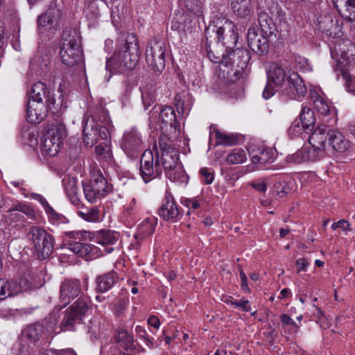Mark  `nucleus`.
I'll return each mask as SVG.
<instances>
[{
    "label": "nucleus",
    "instance_id": "1",
    "mask_svg": "<svg viewBox=\"0 0 355 355\" xmlns=\"http://www.w3.org/2000/svg\"><path fill=\"white\" fill-rule=\"evenodd\" d=\"M140 56L137 37L128 34L117 41L116 49L112 57L107 59L106 69L114 73L132 70L137 66Z\"/></svg>",
    "mask_w": 355,
    "mask_h": 355
},
{
    "label": "nucleus",
    "instance_id": "2",
    "mask_svg": "<svg viewBox=\"0 0 355 355\" xmlns=\"http://www.w3.org/2000/svg\"><path fill=\"white\" fill-rule=\"evenodd\" d=\"M268 80L276 87H283L282 93L290 98L298 99L305 96L307 89L297 73L286 71L277 63H272L267 71Z\"/></svg>",
    "mask_w": 355,
    "mask_h": 355
},
{
    "label": "nucleus",
    "instance_id": "3",
    "mask_svg": "<svg viewBox=\"0 0 355 355\" xmlns=\"http://www.w3.org/2000/svg\"><path fill=\"white\" fill-rule=\"evenodd\" d=\"M41 279L31 273L15 279L0 278V300H5L19 294L42 286Z\"/></svg>",
    "mask_w": 355,
    "mask_h": 355
},
{
    "label": "nucleus",
    "instance_id": "4",
    "mask_svg": "<svg viewBox=\"0 0 355 355\" xmlns=\"http://www.w3.org/2000/svg\"><path fill=\"white\" fill-rule=\"evenodd\" d=\"M159 148L162 151L160 162L166 176L171 181H179L184 176L181 166L178 165L179 153L166 137L159 139Z\"/></svg>",
    "mask_w": 355,
    "mask_h": 355
},
{
    "label": "nucleus",
    "instance_id": "5",
    "mask_svg": "<svg viewBox=\"0 0 355 355\" xmlns=\"http://www.w3.org/2000/svg\"><path fill=\"white\" fill-rule=\"evenodd\" d=\"M83 56L79 33L74 29L64 31L60 51L62 62L66 66L73 67L82 60Z\"/></svg>",
    "mask_w": 355,
    "mask_h": 355
},
{
    "label": "nucleus",
    "instance_id": "6",
    "mask_svg": "<svg viewBox=\"0 0 355 355\" xmlns=\"http://www.w3.org/2000/svg\"><path fill=\"white\" fill-rule=\"evenodd\" d=\"M92 312V304L87 296L80 297L64 312L60 324L61 331H75L76 324L82 323L83 318Z\"/></svg>",
    "mask_w": 355,
    "mask_h": 355
},
{
    "label": "nucleus",
    "instance_id": "7",
    "mask_svg": "<svg viewBox=\"0 0 355 355\" xmlns=\"http://www.w3.org/2000/svg\"><path fill=\"white\" fill-rule=\"evenodd\" d=\"M66 137L67 130L63 123L60 122L52 123L43 134L40 147L42 154L49 157L56 155Z\"/></svg>",
    "mask_w": 355,
    "mask_h": 355
},
{
    "label": "nucleus",
    "instance_id": "8",
    "mask_svg": "<svg viewBox=\"0 0 355 355\" xmlns=\"http://www.w3.org/2000/svg\"><path fill=\"white\" fill-rule=\"evenodd\" d=\"M139 174L146 184L162 177V166L157 150L155 154L150 150L144 151L140 159Z\"/></svg>",
    "mask_w": 355,
    "mask_h": 355
},
{
    "label": "nucleus",
    "instance_id": "9",
    "mask_svg": "<svg viewBox=\"0 0 355 355\" xmlns=\"http://www.w3.org/2000/svg\"><path fill=\"white\" fill-rule=\"evenodd\" d=\"M83 189L85 199L94 203L110 193L112 186L108 184L102 173L98 171L94 173L92 180L83 182Z\"/></svg>",
    "mask_w": 355,
    "mask_h": 355
},
{
    "label": "nucleus",
    "instance_id": "10",
    "mask_svg": "<svg viewBox=\"0 0 355 355\" xmlns=\"http://www.w3.org/2000/svg\"><path fill=\"white\" fill-rule=\"evenodd\" d=\"M28 236L32 241L40 258L46 259L51 254L53 251L54 239L44 229L37 226H31Z\"/></svg>",
    "mask_w": 355,
    "mask_h": 355
},
{
    "label": "nucleus",
    "instance_id": "11",
    "mask_svg": "<svg viewBox=\"0 0 355 355\" xmlns=\"http://www.w3.org/2000/svg\"><path fill=\"white\" fill-rule=\"evenodd\" d=\"M120 146L128 157L134 159L145 147L144 137L138 128L132 127L124 132Z\"/></svg>",
    "mask_w": 355,
    "mask_h": 355
},
{
    "label": "nucleus",
    "instance_id": "12",
    "mask_svg": "<svg viewBox=\"0 0 355 355\" xmlns=\"http://www.w3.org/2000/svg\"><path fill=\"white\" fill-rule=\"evenodd\" d=\"M206 50L207 51V55L209 58L214 62L221 63L226 67H228L229 62L227 58L223 55L222 58L220 56H216L214 52L211 51L210 45L206 44ZM229 59L232 60V66H236L238 69L235 73H239L241 71H243L248 66V62L250 60V52L245 49H236L233 51L232 53H230L228 55ZM231 65V64L230 63Z\"/></svg>",
    "mask_w": 355,
    "mask_h": 355
},
{
    "label": "nucleus",
    "instance_id": "13",
    "mask_svg": "<svg viewBox=\"0 0 355 355\" xmlns=\"http://www.w3.org/2000/svg\"><path fill=\"white\" fill-rule=\"evenodd\" d=\"M166 46L161 40H151L146 49V58L148 65L155 71L161 72L165 67Z\"/></svg>",
    "mask_w": 355,
    "mask_h": 355
},
{
    "label": "nucleus",
    "instance_id": "14",
    "mask_svg": "<svg viewBox=\"0 0 355 355\" xmlns=\"http://www.w3.org/2000/svg\"><path fill=\"white\" fill-rule=\"evenodd\" d=\"M221 19V26L214 25L211 31L216 33L218 42H221L227 48L232 49L236 45L238 40V33L236 32L235 25L225 17H222ZM213 23L219 24L214 20H213Z\"/></svg>",
    "mask_w": 355,
    "mask_h": 355
},
{
    "label": "nucleus",
    "instance_id": "15",
    "mask_svg": "<svg viewBox=\"0 0 355 355\" xmlns=\"http://www.w3.org/2000/svg\"><path fill=\"white\" fill-rule=\"evenodd\" d=\"M96 118H98V116H92V123L89 124L87 122L83 128V141L88 147L93 146L99 139L105 141L110 140L108 128L105 125L94 124Z\"/></svg>",
    "mask_w": 355,
    "mask_h": 355
},
{
    "label": "nucleus",
    "instance_id": "16",
    "mask_svg": "<svg viewBox=\"0 0 355 355\" xmlns=\"http://www.w3.org/2000/svg\"><path fill=\"white\" fill-rule=\"evenodd\" d=\"M320 131L315 129L309 137V145L303 146L306 162H315L324 156V136Z\"/></svg>",
    "mask_w": 355,
    "mask_h": 355
},
{
    "label": "nucleus",
    "instance_id": "17",
    "mask_svg": "<svg viewBox=\"0 0 355 355\" xmlns=\"http://www.w3.org/2000/svg\"><path fill=\"white\" fill-rule=\"evenodd\" d=\"M7 212L8 222L10 225L19 228L25 225L24 215L31 219H35L36 217V214L32 207L21 202L13 205Z\"/></svg>",
    "mask_w": 355,
    "mask_h": 355
},
{
    "label": "nucleus",
    "instance_id": "18",
    "mask_svg": "<svg viewBox=\"0 0 355 355\" xmlns=\"http://www.w3.org/2000/svg\"><path fill=\"white\" fill-rule=\"evenodd\" d=\"M275 35H266L263 33H258L256 27L250 26L248 31V44L254 52L262 55L268 53L270 43Z\"/></svg>",
    "mask_w": 355,
    "mask_h": 355
},
{
    "label": "nucleus",
    "instance_id": "19",
    "mask_svg": "<svg viewBox=\"0 0 355 355\" xmlns=\"http://www.w3.org/2000/svg\"><path fill=\"white\" fill-rule=\"evenodd\" d=\"M318 28L328 37L340 38L343 36L339 19L333 15L324 12L318 17Z\"/></svg>",
    "mask_w": 355,
    "mask_h": 355
},
{
    "label": "nucleus",
    "instance_id": "20",
    "mask_svg": "<svg viewBox=\"0 0 355 355\" xmlns=\"http://www.w3.org/2000/svg\"><path fill=\"white\" fill-rule=\"evenodd\" d=\"M316 129L321 130V135L324 136V142L328 139L329 145L331 146L335 151L344 153L351 148L349 141L338 130L329 129L324 125Z\"/></svg>",
    "mask_w": 355,
    "mask_h": 355
},
{
    "label": "nucleus",
    "instance_id": "21",
    "mask_svg": "<svg viewBox=\"0 0 355 355\" xmlns=\"http://www.w3.org/2000/svg\"><path fill=\"white\" fill-rule=\"evenodd\" d=\"M158 213L164 220L176 222L182 218L183 211L178 206L172 194L166 191Z\"/></svg>",
    "mask_w": 355,
    "mask_h": 355
},
{
    "label": "nucleus",
    "instance_id": "22",
    "mask_svg": "<svg viewBox=\"0 0 355 355\" xmlns=\"http://www.w3.org/2000/svg\"><path fill=\"white\" fill-rule=\"evenodd\" d=\"M331 57L340 58L349 64H355V44L348 39L339 38L334 42V47H330Z\"/></svg>",
    "mask_w": 355,
    "mask_h": 355
},
{
    "label": "nucleus",
    "instance_id": "23",
    "mask_svg": "<svg viewBox=\"0 0 355 355\" xmlns=\"http://www.w3.org/2000/svg\"><path fill=\"white\" fill-rule=\"evenodd\" d=\"M81 291L80 282L78 279H67L62 282L60 286L59 299L64 307L76 297Z\"/></svg>",
    "mask_w": 355,
    "mask_h": 355
},
{
    "label": "nucleus",
    "instance_id": "24",
    "mask_svg": "<svg viewBox=\"0 0 355 355\" xmlns=\"http://www.w3.org/2000/svg\"><path fill=\"white\" fill-rule=\"evenodd\" d=\"M290 177L287 174H275L271 175L270 177H265L257 180L252 181L250 182V185L261 193H265L267 190V182L270 180H278V183L275 184V187L276 188L279 194L282 193V196L286 193L287 188L286 186L282 187L280 189V187L282 185V183H285V182L289 179Z\"/></svg>",
    "mask_w": 355,
    "mask_h": 355
},
{
    "label": "nucleus",
    "instance_id": "25",
    "mask_svg": "<svg viewBox=\"0 0 355 355\" xmlns=\"http://www.w3.org/2000/svg\"><path fill=\"white\" fill-rule=\"evenodd\" d=\"M119 239V232L110 230H101L94 234V241L103 248V251L106 254H110L114 250V245Z\"/></svg>",
    "mask_w": 355,
    "mask_h": 355
},
{
    "label": "nucleus",
    "instance_id": "26",
    "mask_svg": "<svg viewBox=\"0 0 355 355\" xmlns=\"http://www.w3.org/2000/svg\"><path fill=\"white\" fill-rule=\"evenodd\" d=\"M51 108L46 103L31 102L28 100L26 105V119L31 123H40L47 116Z\"/></svg>",
    "mask_w": 355,
    "mask_h": 355
},
{
    "label": "nucleus",
    "instance_id": "27",
    "mask_svg": "<svg viewBox=\"0 0 355 355\" xmlns=\"http://www.w3.org/2000/svg\"><path fill=\"white\" fill-rule=\"evenodd\" d=\"M29 100L31 102L44 103L49 106L55 103V99L51 96V91L44 83L40 81L33 85L30 91Z\"/></svg>",
    "mask_w": 355,
    "mask_h": 355
},
{
    "label": "nucleus",
    "instance_id": "28",
    "mask_svg": "<svg viewBox=\"0 0 355 355\" xmlns=\"http://www.w3.org/2000/svg\"><path fill=\"white\" fill-rule=\"evenodd\" d=\"M62 12L56 7H50L44 13L37 17V26L40 31H44L58 24Z\"/></svg>",
    "mask_w": 355,
    "mask_h": 355
},
{
    "label": "nucleus",
    "instance_id": "29",
    "mask_svg": "<svg viewBox=\"0 0 355 355\" xmlns=\"http://www.w3.org/2000/svg\"><path fill=\"white\" fill-rule=\"evenodd\" d=\"M309 95L315 109L320 114L326 116L334 111V107L321 90L311 89Z\"/></svg>",
    "mask_w": 355,
    "mask_h": 355
},
{
    "label": "nucleus",
    "instance_id": "30",
    "mask_svg": "<svg viewBox=\"0 0 355 355\" xmlns=\"http://www.w3.org/2000/svg\"><path fill=\"white\" fill-rule=\"evenodd\" d=\"M118 274L114 270H111L105 274L98 275L96 278V291L99 293H105L110 290L117 282Z\"/></svg>",
    "mask_w": 355,
    "mask_h": 355
},
{
    "label": "nucleus",
    "instance_id": "31",
    "mask_svg": "<svg viewBox=\"0 0 355 355\" xmlns=\"http://www.w3.org/2000/svg\"><path fill=\"white\" fill-rule=\"evenodd\" d=\"M62 184L71 202L75 206H80L81 202L77 195L76 179L71 176H65L62 180Z\"/></svg>",
    "mask_w": 355,
    "mask_h": 355
},
{
    "label": "nucleus",
    "instance_id": "32",
    "mask_svg": "<svg viewBox=\"0 0 355 355\" xmlns=\"http://www.w3.org/2000/svg\"><path fill=\"white\" fill-rule=\"evenodd\" d=\"M69 249L80 257L94 258L96 255L97 248L88 243L74 241L69 244Z\"/></svg>",
    "mask_w": 355,
    "mask_h": 355
},
{
    "label": "nucleus",
    "instance_id": "33",
    "mask_svg": "<svg viewBox=\"0 0 355 355\" xmlns=\"http://www.w3.org/2000/svg\"><path fill=\"white\" fill-rule=\"evenodd\" d=\"M251 160L254 164H259L263 167L266 163L273 161L272 152L270 149L258 148L250 153Z\"/></svg>",
    "mask_w": 355,
    "mask_h": 355
},
{
    "label": "nucleus",
    "instance_id": "34",
    "mask_svg": "<svg viewBox=\"0 0 355 355\" xmlns=\"http://www.w3.org/2000/svg\"><path fill=\"white\" fill-rule=\"evenodd\" d=\"M114 340L115 342L125 350L134 348L133 336L123 328H118L116 330Z\"/></svg>",
    "mask_w": 355,
    "mask_h": 355
},
{
    "label": "nucleus",
    "instance_id": "35",
    "mask_svg": "<svg viewBox=\"0 0 355 355\" xmlns=\"http://www.w3.org/2000/svg\"><path fill=\"white\" fill-rule=\"evenodd\" d=\"M159 119L165 126L169 125L175 130H180V124L177 121L175 110L170 106L163 107L160 112Z\"/></svg>",
    "mask_w": 355,
    "mask_h": 355
},
{
    "label": "nucleus",
    "instance_id": "36",
    "mask_svg": "<svg viewBox=\"0 0 355 355\" xmlns=\"http://www.w3.org/2000/svg\"><path fill=\"white\" fill-rule=\"evenodd\" d=\"M258 22L261 32L266 35L276 36V26L272 19L266 12H260L258 15Z\"/></svg>",
    "mask_w": 355,
    "mask_h": 355
},
{
    "label": "nucleus",
    "instance_id": "37",
    "mask_svg": "<svg viewBox=\"0 0 355 355\" xmlns=\"http://www.w3.org/2000/svg\"><path fill=\"white\" fill-rule=\"evenodd\" d=\"M232 9L241 18L248 16L252 10L251 0H232Z\"/></svg>",
    "mask_w": 355,
    "mask_h": 355
},
{
    "label": "nucleus",
    "instance_id": "38",
    "mask_svg": "<svg viewBox=\"0 0 355 355\" xmlns=\"http://www.w3.org/2000/svg\"><path fill=\"white\" fill-rule=\"evenodd\" d=\"M300 123L304 126V132L312 131L315 125V116L311 109L307 107H302L300 114Z\"/></svg>",
    "mask_w": 355,
    "mask_h": 355
},
{
    "label": "nucleus",
    "instance_id": "39",
    "mask_svg": "<svg viewBox=\"0 0 355 355\" xmlns=\"http://www.w3.org/2000/svg\"><path fill=\"white\" fill-rule=\"evenodd\" d=\"M141 98L145 109H148L156 101L155 86L153 83L146 84L141 88Z\"/></svg>",
    "mask_w": 355,
    "mask_h": 355
},
{
    "label": "nucleus",
    "instance_id": "40",
    "mask_svg": "<svg viewBox=\"0 0 355 355\" xmlns=\"http://www.w3.org/2000/svg\"><path fill=\"white\" fill-rule=\"evenodd\" d=\"M216 146H232L239 143L238 135L233 133L223 132L219 130L215 132Z\"/></svg>",
    "mask_w": 355,
    "mask_h": 355
},
{
    "label": "nucleus",
    "instance_id": "41",
    "mask_svg": "<svg viewBox=\"0 0 355 355\" xmlns=\"http://www.w3.org/2000/svg\"><path fill=\"white\" fill-rule=\"evenodd\" d=\"M246 159V153L243 149L235 148L227 155L225 161L230 165H234L243 164Z\"/></svg>",
    "mask_w": 355,
    "mask_h": 355
},
{
    "label": "nucleus",
    "instance_id": "42",
    "mask_svg": "<svg viewBox=\"0 0 355 355\" xmlns=\"http://www.w3.org/2000/svg\"><path fill=\"white\" fill-rule=\"evenodd\" d=\"M44 331L43 327L40 324L28 326L24 330L26 337L33 343L37 341Z\"/></svg>",
    "mask_w": 355,
    "mask_h": 355
},
{
    "label": "nucleus",
    "instance_id": "43",
    "mask_svg": "<svg viewBox=\"0 0 355 355\" xmlns=\"http://www.w3.org/2000/svg\"><path fill=\"white\" fill-rule=\"evenodd\" d=\"M155 218H146L139 226V234L144 236H148L153 234L155 227Z\"/></svg>",
    "mask_w": 355,
    "mask_h": 355
},
{
    "label": "nucleus",
    "instance_id": "44",
    "mask_svg": "<svg viewBox=\"0 0 355 355\" xmlns=\"http://www.w3.org/2000/svg\"><path fill=\"white\" fill-rule=\"evenodd\" d=\"M77 213L81 218L86 221L96 222L99 220V211L96 207L79 210Z\"/></svg>",
    "mask_w": 355,
    "mask_h": 355
},
{
    "label": "nucleus",
    "instance_id": "45",
    "mask_svg": "<svg viewBox=\"0 0 355 355\" xmlns=\"http://www.w3.org/2000/svg\"><path fill=\"white\" fill-rule=\"evenodd\" d=\"M338 12L347 21H355V0L350 1Z\"/></svg>",
    "mask_w": 355,
    "mask_h": 355
},
{
    "label": "nucleus",
    "instance_id": "46",
    "mask_svg": "<svg viewBox=\"0 0 355 355\" xmlns=\"http://www.w3.org/2000/svg\"><path fill=\"white\" fill-rule=\"evenodd\" d=\"M225 302L231 306L237 308L245 312H249L251 311L250 302L247 300L242 299L237 300H234L232 297H229V298L225 300Z\"/></svg>",
    "mask_w": 355,
    "mask_h": 355
},
{
    "label": "nucleus",
    "instance_id": "47",
    "mask_svg": "<svg viewBox=\"0 0 355 355\" xmlns=\"http://www.w3.org/2000/svg\"><path fill=\"white\" fill-rule=\"evenodd\" d=\"M336 71L340 70L343 77L345 79L346 87L349 92H355V77L347 72V70L341 66H338Z\"/></svg>",
    "mask_w": 355,
    "mask_h": 355
},
{
    "label": "nucleus",
    "instance_id": "48",
    "mask_svg": "<svg viewBox=\"0 0 355 355\" xmlns=\"http://www.w3.org/2000/svg\"><path fill=\"white\" fill-rule=\"evenodd\" d=\"M305 151L304 147L293 154L289 155L286 157V161L289 164H301L306 162Z\"/></svg>",
    "mask_w": 355,
    "mask_h": 355
},
{
    "label": "nucleus",
    "instance_id": "49",
    "mask_svg": "<svg viewBox=\"0 0 355 355\" xmlns=\"http://www.w3.org/2000/svg\"><path fill=\"white\" fill-rule=\"evenodd\" d=\"M303 132H304V126L297 120L291 125L288 130V133L292 139L300 136Z\"/></svg>",
    "mask_w": 355,
    "mask_h": 355
},
{
    "label": "nucleus",
    "instance_id": "50",
    "mask_svg": "<svg viewBox=\"0 0 355 355\" xmlns=\"http://www.w3.org/2000/svg\"><path fill=\"white\" fill-rule=\"evenodd\" d=\"M135 331H136V333L137 334V335L140 337V338H142L144 339V340L148 343V344H150L151 345H153L154 344V338L151 336H150L146 330L145 329L144 327H141V326H137L135 327Z\"/></svg>",
    "mask_w": 355,
    "mask_h": 355
},
{
    "label": "nucleus",
    "instance_id": "51",
    "mask_svg": "<svg viewBox=\"0 0 355 355\" xmlns=\"http://www.w3.org/2000/svg\"><path fill=\"white\" fill-rule=\"evenodd\" d=\"M181 203L189 209H197L200 207V200L198 197L193 198H182Z\"/></svg>",
    "mask_w": 355,
    "mask_h": 355
},
{
    "label": "nucleus",
    "instance_id": "52",
    "mask_svg": "<svg viewBox=\"0 0 355 355\" xmlns=\"http://www.w3.org/2000/svg\"><path fill=\"white\" fill-rule=\"evenodd\" d=\"M108 141H103L99 145L96 146L95 148V151L97 155L100 156H103L104 157H106L107 154L110 153V148L107 145Z\"/></svg>",
    "mask_w": 355,
    "mask_h": 355
},
{
    "label": "nucleus",
    "instance_id": "53",
    "mask_svg": "<svg viewBox=\"0 0 355 355\" xmlns=\"http://www.w3.org/2000/svg\"><path fill=\"white\" fill-rule=\"evenodd\" d=\"M271 83H272L268 80V83L263 91L262 95L265 99H269L274 96L277 92V87H274Z\"/></svg>",
    "mask_w": 355,
    "mask_h": 355
},
{
    "label": "nucleus",
    "instance_id": "54",
    "mask_svg": "<svg viewBox=\"0 0 355 355\" xmlns=\"http://www.w3.org/2000/svg\"><path fill=\"white\" fill-rule=\"evenodd\" d=\"M295 265L297 266V273L300 272H305L307 270V268L309 266V263L305 258H300L296 260Z\"/></svg>",
    "mask_w": 355,
    "mask_h": 355
},
{
    "label": "nucleus",
    "instance_id": "55",
    "mask_svg": "<svg viewBox=\"0 0 355 355\" xmlns=\"http://www.w3.org/2000/svg\"><path fill=\"white\" fill-rule=\"evenodd\" d=\"M200 173L203 178V182L205 184H209L214 181V175L209 172L207 168H202Z\"/></svg>",
    "mask_w": 355,
    "mask_h": 355
},
{
    "label": "nucleus",
    "instance_id": "56",
    "mask_svg": "<svg viewBox=\"0 0 355 355\" xmlns=\"http://www.w3.org/2000/svg\"><path fill=\"white\" fill-rule=\"evenodd\" d=\"M44 355H77L72 349H66L61 351L49 349L46 352Z\"/></svg>",
    "mask_w": 355,
    "mask_h": 355
},
{
    "label": "nucleus",
    "instance_id": "57",
    "mask_svg": "<svg viewBox=\"0 0 355 355\" xmlns=\"http://www.w3.org/2000/svg\"><path fill=\"white\" fill-rule=\"evenodd\" d=\"M239 275H240L241 281V289L245 293H249L250 291V289L248 284V277L242 269L239 270Z\"/></svg>",
    "mask_w": 355,
    "mask_h": 355
},
{
    "label": "nucleus",
    "instance_id": "58",
    "mask_svg": "<svg viewBox=\"0 0 355 355\" xmlns=\"http://www.w3.org/2000/svg\"><path fill=\"white\" fill-rule=\"evenodd\" d=\"M314 315L316 317V322L318 323L320 327L323 329H327L329 327L328 324H324L322 323V320H325V316L323 312L318 308H316V312L314 313Z\"/></svg>",
    "mask_w": 355,
    "mask_h": 355
},
{
    "label": "nucleus",
    "instance_id": "59",
    "mask_svg": "<svg viewBox=\"0 0 355 355\" xmlns=\"http://www.w3.org/2000/svg\"><path fill=\"white\" fill-rule=\"evenodd\" d=\"M295 62L298 63V69L304 72L308 71L310 69L307 60L304 58L298 57L295 58Z\"/></svg>",
    "mask_w": 355,
    "mask_h": 355
},
{
    "label": "nucleus",
    "instance_id": "60",
    "mask_svg": "<svg viewBox=\"0 0 355 355\" xmlns=\"http://www.w3.org/2000/svg\"><path fill=\"white\" fill-rule=\"evenodd\" d=\"M334 7L339 12L347 4L349 3L352 0H332Z\"/></svg>",
    "mask_w": 355,
    "mask_h": 355
},
{
    "label": "nucleus",
    "instance_id": "61",
    "mask_svg": "<svg viewBox=\"0 0 355 355\" xmlns=\"http://www.w3.org/2000/svg\"><path fill=\"white\" fill-rule=\"evenodd\" d=\"M148 324L155 329H159L160 322L159 318L155 315H150L148 319Z\"/></svg>",
    "mask_w": 355,
    "mask_h": 355
},
{
    "label": "nucleus",
    "instance_id": "62",
    "mask_svg": "<svg viewBox=\"0 0 355 355\" xmlns=\"http://www.w3.org/2000/svg\"><path fill=\"white\" fill-rule=\"evenodd\" d=\"M281 321L283 324L286 325H292L293 327H297V324L295 321H293L290 316L286 314H282L281 315Z\"/></svg>",
    "mask_w": 355,
    "mask_h": 355
},
{
    "label": "nucleus",
    "instance_id": "63",
    "mask_svg": "<svg viewBox=\"0 0 355 355\" xmlns=\"http://www.w3.org/2000/svg\"><path fill=\"white\" fill-rule=\"evenodd\" d=\"M45 211L52 220H57L60 219V215L51 206L47 207Z\"/></svg>",
    "mask_w": 355,
    "mask_h": 355
},
{
    "label": "nucleus",
    "instance_id": "64",
    "mask_svg": "<svg viewBox=\"0 0 355 355\" xmlns=\"http://www.w3.org/2000/svg\"><path fill=\"white\" fill-rule=\"evenodd\" d=\"M191 11H192L196 16L202 17L203 15V8L201 3H199L196 8H190Z\"/></svg>",
    "mask_w": 355,
    "mask_h": 355
}]
</instances>
